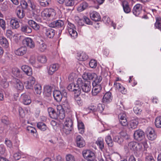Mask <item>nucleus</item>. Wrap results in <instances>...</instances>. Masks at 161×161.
<instances>
[{"label":"nucleus","instance_id":"nucleus-1","mask_svg":"<svg viewBox=\"0 0 161 161\" xmlns=\"http://www.w3.org/2000/svg\"><path fill=\"white\" fill-rule=\"evenodd\" d=\"M77 82L78 86H80L83 92L88 93L91 91V86L89 81L82 80L81 78H78Z\"/></svg>","mask_w":161,"mask_h":161},{"label":"nucleus","instance_id":"nucleus-2","mask_svg":"<svg viewBox=\"0 0 161 161\" xmlns=\"http://www.w3.org/2000/svg\"><path fill=\"white\" fill-rule=\"evenodd\" d=\"M42 16L47 20H50L54 18L56 14L55 10L52 8H45L41 13Z\"/></svg>","mask_w":161,"mask_h":161},{"label":"nucleus","instance_id":"nucleus-3","mask_svg":"<svg viewBox=\"0 0 161 161\" xmlns=\"http://www.w3.org/2000/svg\"><path fill=\"white\" fill-rule=\"evenodd\" d=\"M102 79V77L95 81H93L92 83L93 88L92 90V94L93 96H95L100 92L102 89V86L100 84Z\"/></svg>","mask_w":161,"mask_h":161},{"label":"nucleus","instance_id":"nucleus-4","mask_svg":"<svg viewBox=\"0 0 161 161\" xmlns=\"http://www.w3.org/2000/svg\"><path fill=\"white\" fill-rule=\"evenodd\" d=\"M63 131L66 134H69L73 129V121L70 118H67L64 123Z\"/></svg>","mask_w":161,"mask_h":161},{"label":"nucleus","instance_id":"nucleus-5","mask_svg":"<svg viewBox=\"0 0 161 161\" xmlns=\"http://www.w3.org/2000/svg\"><path fill=\"white\" fill-rule=\"evenodd\" d=\"M67 27L68 32L71 38L73 39L76 38L77 37L78 34L75 25L69 21H68Z\"/></svg>","mask_w":161,"mask_h":161},{"label":"nucleus","instance_id":"nucleus-6","mask_svg":"<svg viewBox=\"0 0 161 161\" xmlns=\"http://www.w3.org/2000/svg\"><path fill=\"white\" fill-rule=\"evenodd\" d=\"M84 158L87 161H97L93 152L89 150H84L82 152Z\"/></svg>","mask_w":161,"mask_h":161},{"label":"nucleus","instance_id":"nucleus-7","mask_svg":"<svg viewBox=\"0 0 161 161\" xmlns=\"http://www.w3.org/2000/svg\"><path fill=\"white\" fill-rule=\"evenodd\" d=\"M101 76H98L96 74L93 73H85L82 75L83 80H93L95 81L98 79Z\"/></svg>","mask_w":161,"mask_h":161},{"label":"nucleus","instance_id":"nucleus-8","mask_svg":"<svg viewBox=\"0 0 161 161\" xmlns=\"http://www.w3.org/2000/svg\"><path fill=\"white\" fill-rule=\"evenodd\" d=\"M147 136L149 140L153 141L157 137V135L154 130L152 127H149L146 131Z\"/></svg>","mask_w":161,"mask_h":161},{"label":"nucleus","instance_id":"nucleus-9","mask_svg":"<svg viewBox=\"0 0 161 161\" xmlns=\"http://www.w3.org/2000/svg\"><path fill=\"white\" fill-rule=\"evenodd\" d=\"M137 146H136V149L135 151L137 153L143 152L147 147V144L146 142L141 143L137 142Z\"/></svg>","mask_w":161,"mask_h":161},{"label":"nucleus","instance_id":"nucleus-10","mask_svg":"<svg viewBox=\"0 0 161 161\" xmlns=\"http://www.w3.org/2000/svg\"><path fill=\"white\" fill-rule=\"evenodd\" d=\"M23 44L25 46L31 48H33L35 47V44L33 40L29 37H26L22 41Z\"/></svg>","mask_w":161,"mask_h":161},{"label":"nucleus","instance_id":"nucleus-11","mask_svg":"<svg viewBox=\"0 0 161 161\" xmlns=\"http://www.w3.org/2000/svg\"><path fill=\"white\" fill-rule=\"evenodd\" d=\"M43 31L46 36L50 38H53L55 34V31L51 28L44 27Z\"/></svg>","mask_w":161,"mask_h":161},{"label":"nucleus","instance_id":"nucleus-12","mask_svg":"<svg viewBox=\"0 0 161 161\" xmlns=\"http://www.w3.org/2000/svg\"><path fill=\"white\" fill-rule=\"evenodd\" d=\"M144 132L141 130H136L134 134V139L138 141H141L144 138Z\"/></svg>","mask_w":161,"mask_h":161},{"label":"nucleus","instance_id":"nucleus-13","mask_svg":"<svg viewBox=\"0 0 161 161\" xmlns=\"http://www.w3.org/2000/svg\"><path fill=\"white\" fill-rule=\"evenodd\" d=\"M59 66L58 64H52L47 68V73L50 75H53L56 71H57Z\"/></svg>","mask_w":161,"mask_h":161},{"label":"nucleus","instance_id":"nucleus-14","mask_svg":"<svg viewBox=\"0 0 161 161\" xmlns=\"http://www.w3.org/2000/svg\"><path fill=\"white\" fill-rule=\"evenodd\" d=\"M113 99L112 93L109 92H106L103 96L102 99V102L105 104L110 103Z\"/></svg>","mask_w":161,"mask_h":161},{"label":"nucleus","instance_id":"nucleus-15","mask_svg":"<svg viewBox=\"0 0 161 161\" xmlns=\"http://www.w3.org/2000/svg\"><path fill=\"white\" fill-rule=\"evenodd\" d=\"M64 21L60 19L54 21L50 24L51 27L57 28H64Z\"/></svg>","mask_w":161,"mask_h":161},{"label":"nucleus","instance_id":"nucleus-16","mask_svg":"<svg viewBox=\"0 0 161 161\" xmlns=\"http://www.w3.org/2000/svg\"><path fill=\"white\" fill-rule=\"evenodd\" d=\"M27 50V48L25 46H22L15 49L14 52L17 56H22L26 54Z\"/></svg>","mask_w":161,"mask_h":161},{"label":"nucleus","instance_id":"nucleus-17","mask_svg":"<svg viewBox=\"0 0 161 161\" xmlns=\"http://www.w3.org/2000/svg\"><path fill=\"white\" fill-rule=\"evenodd\" d=\"M90 17L91 19L95 21H99L101 20V17L99 14L96 11L90 13Z\"/></svg>","mask_w":161,"mask_h":161},{"label":"nucleus","instance_id":"nucleus-18","mask_svg":"<svg viewBox=\"0 0 161 161\" xmlns=\"http://www.w3.org/2000/svg\"><path fill=\"white\" fill-rule=\"evenodd\" d=\"M142 7V5L140 4H136L134 7L132 12L136 16H138L141 13Z\"/></svg>","mask_w":161,"mask_h":161},{"label":"nucleus","instance_id":"nucleus-19","mask_svg":"<svg viewBox=\"0 0 161 161\" xmlns=\"http://www.w3.org/2000/svg\"><path fill=\"white\" fill-rule=\"evenodd\" d=\"M22 70L28 76H31L32 74V68L28 65H23L21 67Z\"/></svg>","mask_w":161,"mask_h":161},{"label":"nucleus","instance_id":"nucleus-20","mask_svg":"<svg viewBox=\"0 0 161 161\" xmlns=\"http://www.w3.org/2000/svg\"><path fill=\"white\" fill-rule=\"evenodd\" d=\"M65 105H66V107L64 106V104L63 106L60 105H58L57 106V112H62V111H66L67 112H69L70 111V109L69 104L67 103H66Z\"/></svg>","mask_w":161,"mask_h":161},{"label":"nucleus","instance_id":"nucleus-21","mask_svg":"<svg viewBox=\"0 0 161 161\" xmlns=\"http://www.w3.org/2000/svg\"><path fill=\"white\" fill-rule=\"evenodd\" d=\"M114 86L117 89H118L119 91L122 94H125L126 93V89L120 83L116 82H114Z\"/></svg>","mask_w":161,"mask_h":161},{"label":"nucleus","instance_id":"nucleus-22","mask_svg":"<svg viewBox=\"0 0 161 161\" xmlns=\"http://www.w3.org/2000/svg\"><path fill=\"white\" fill-rule=\"evenodd\" d=\"M54 99L57 102H60L62 98V94L61 92L57 90L54 91L53 94Z\"/></svg>","mask_w":161,"mask_h":161},{"label":"nucleus","instance_id":"nucleus-23","mask_svg":"<svg viewBox=\"0 0 161 161\" xmlns=\"http://www.w3.org/2000/svg\"><path fill=\"white\" fill-rule=\"evenodd\" d=\"M48 112L49 116L53 119H58L57 112L55 109L52 107H49L47 109Z\"/></svg>","mask_w":161,"mask_h":161},{"label":"nucleus","instance_id":"nucleus-24","mask_svg":"<svg viewBox=\"0 0 161 161\" xmlns=\"http://www.w3.org/2000/svg\"><path fill=\"white\" fill-rule=\"evenodd\" d=\"M76 142L77 146L80 148L83 147L85 145V143L83 138L80 135L76 137Z\"/></svg>","mask_w":161,"mask_h":161},{"label":"nucleus","instance_id":"nucleus-25","mask_svg":"<svg viewBox=\"0 0 161 161\" xmlns=\"http://www.w3.org/2000/svg\"><path fill=\"white\" fill-rule=\"evenodd\" d=\"M21 99L23 103L25 105H29L31 102L30 97L28 96L25 94H23L21 95Z\"/></svg>","mask_w":161,"mask_h":161},{"label":"nucleus","instance_id":"nucleus-26","mask_svg":"<svg viewBox=\"0 0 161 161\" xmlns=\"http://www.w3.org/2000/svg\"><path fill=\"white\" fill-rule=\"evenodd\" d=\"M36 80L34 77L31 76L29 77L27 81L26 87L27 89H31L35 82Z\"/></svg>","mask_w":161,"mask_h":161},{"label":"nucleus","instance_id":"nucleus-27","mask_svg":"<svg viewBox=\"0 0 161 161\" xmlns=\"http://www.w3.org/2000/svg\"><path fill=\"white\" fill-rule=\"evenodd\" d=\"M91 107L89 108L90 109L92 110L93 111L95 112L96 111H98L100 113H101L104 110L105 107V105L103 104L99 103L98 104L97 108L95 106H93L92 108H91Z\"/></svg>","mask_w":161,"mask_h":161},{"label":"nucleus","instance_id":"nucleus-28","mask_svg":"<svg viewBox=\"0 0 161 161\" xmlns=\"http://www.w3.org/2000/svg\"><path fill=\"white\" fill-rule=\"evenodd\" d=\"M122 6L124 11L126 13H128L130 12L131 8L127 0H125L123 2Z\"/></svg>","mask_w":161,"mask_h":161},{"label":"nucleus","instance_id":"nucleus-29","mask_svg":"<svg viewBox=\"0 0 161 161\" xmlns=\"http://www.w3.org/2000/svg\"><path fill=\"white\" fill-rule=\"evenodd\" d=\"M76 58L79 60L85 61L88 58V56L85 53L81 52L77 53Z\"/></svg>","mask_w":161,"mask_h":161},{"label":"nucleus","instance_id":"nucleus-30","mask_svg":"<svg viewBox=\"0 0 161 161\" xmlns=\"http://www.w3.org/2000/svg\"><path fill=\"white\" fill-rule=\"evenodd\" d=\"M138 123L137 119L131 120L129 122L128 126L129 129H135L137 127Z\"/></svg>","mask_w":161,"mask_h":161},{"label":"nucleus","instance_id":"nucleus-31","mask_svg":"<svg viewBox=\"0 0 161 161\" xmlns=\"http://www.w3.org/2000/svg\"><path fill=\"white\" fill-rule=\"evenodd\" d=\"M52 93V88L49 86L47 85L44 87L43 94L46 97H50Z\"/></svg>","mask_w":161,"mask_h":161},{"label":"nucleus","instance_id":"nucleus-32","mask_svg":"<svg viewBox=\"0 0 161 161\" xmlns=\"http://www.w3.org/2000/svg\"><path fill=\"white\" fill-rule=\"evenodd\" d=\"M14 86L17 90L21 91L24 88L23 83L18 79H16L14 83Z\"/></svg>","mask_w":161,"mask_h":161},{"label":"nucleus","instance_id":"nucleus-33","mask_svg":"<svg viewBox=\"0 0 161 161\" xmlns=\"http://www.w3.org/2000/svg\"><path fill=\"white\" fill-rule=\"evenodd\" d=\"M16 13L17 17L20 19L23 18L25 16L24 10L21 9L19 6L17 7L16 10Z\"/></svg>","mask_w":161,"mask_h":161},{"label":"nucleus","instance_id":"nucleus-34","mask_svg":"<svg viewBox=\"0 0 161 161\" xmlns=\"http://www.w3.org/2000/svg\"><path fill=\"white\" fill-rule=\"evenodd\" d=\"M88 4L86 2H83L78 6L77 10L79 12H82L86 9L88 7Z\"/></svg>","mask_w":161,"mask_h":161},{"label":"nucleus","instance_id":"nucleus-35","mask_svg":"<svg viewBox=\"0 0 161 161\" xmlns=\"http://www.w3.org/2000/svg\"><path fill=\"white\" fill-rule=\"evenodd\" d=\"M10 23L11 26L13 29H17L19 27V23L16 19H11Z\"/></svg>","mask_w":161,"mask_h":161},{"label":"nucleus","instance_id":"nucleus-36","mask_svg":"<svg viewBox=\"0 0 161 161\" xmlns=\"http://www.w3.org/2000/svg\"><path fill=\"white\" fill-rule=\"evenodd\" d=\"M96 144L99 147L101 150H102L104 148V140L101 137H99L96 142Z\"/></svg>","mask_w":161,"mask_h":161},{"label":"nucleus","instance_id":"nucleus-37","mask_svg":"<svg viewBox=\"0 0 161 161\" xmlns=\"http://www.w3.org/2000/svg\"><path fill=\"white\" fill-rule=\"evenodd\" d=\"M29 25L31 26L34 30L37 31L39 30L40 26L39 24L36 23L35 21L30 19L28 21Z\"/></svg>","mask_w":161,"mask_h":161},{"label":"nucleus","instance_id":"nucleus-38","mask_svg":"<svg viewBox=\"0 0 161 161\" xmlns=\"http://www.w3.org/2000/svg\"><path fill=\"white\" fill-rule=\"evenodd\" d=\"M38 50L41 52H46L47 50V46L44 42H42L40 43L38 47Z\"/></svg>","mask_w":161,"mask_h":161},{"label":"nucleus","instance_id":"nucleus-39","mask_svg":"<svg viewBox=\"0 0 161 161\" xmlns=\"http://www.w3.org/2000/svg\"><path fill=\"white\" fill-rule=\"evenodd\" d=\"M37 128L42 131H45L48 129L46 125L43 122H39L37 124Z\"/></svg>","mask_w":161,"mask_h":161},{"label":"nucleus","instance_id":"nucleus-40","mask_svg":"<svg viewBox=\"0 0 161 161\" xmlns=\"http://www.w3.org/2000/svg\"><path fill=\"white\" fill-rule=\"evenodd\" d=\"M37 60L41 64H45L47 61V57L45 55H41L37 56Z\"/></svg>","mask_w":161,"mask_h":161},{"label":"nucleus","instance_id":"nucleus-41","mask_svg":"<svg viewBox=\"0 0 161 161\" xmlns=\"http://www.w3.org/2000/svg\"><path fill=\"white\" fill-rule=\"evenodd\" d=\"M0 44L6 48L8 47L9 46V43L7 39L4 37H2L0 39Z\"/></svg>","mask_w":161,"mask_h":161},{"label":"nucleus","instance_id":"nucleus-42","mask_svg":"<svg viewBox=\"0 0 161 161\" xmlns=\"http://www.w3.org/2000/svg\"><path fill=\"white\" fill-rule=\"evenodd\" d=\"M30 63L34 67L36 68H39L41 66L38 65L36 62V59L34 57L31 56L29 59Z\"/></svg>","mask_w":161,"mask_h":161},{"label":"nucleus","instance_id":"nucleus-43","mask_svg":"<svg viewBox=\"0 0 161 161\" xmlns=\"http://www.w3.org/2000/svg\"><path fill=\"white\" fill-rule=\"evenodd\" d=\"M18 111L19 116L22 118L25 117L26 112H28V110L26 108L24 110L21 107H19L18 109Z\"/></svg>","mask_w":161,"mask_h":161},{"label":"nucleus","instance_id":"nucleus-44","mask_svg":"<svg viewBox=\"0 0 161 161\" xmlns=\"http://www.w3.org/2000/svg\"><path fill=\"white\" fill-rule=\"evenodd\" d=\"M35 92L38 95H40L42 92V86L40 84H37L34 86Z\"/></svg>","mask_w":161,"mask_h":161},{"label":"nucleus","instance_id":"nucleus-45","mask_svg":"<svg viewBox=\"0 0 161 161\" xmlns=\"http://www.w3.org/2000/svg\"><path fill=\"white\" fill-rule=\"evenodd\" d=\"M21 30L22 32L26 33H30L32 31L31 28L27 25L22 26Z\"/></svg>","mask_w":161,"mask_h":161},{"label":"nucleus","instance_id":"nucleus-46","mask_svg":"<svg viewBox=\"0 0 161 161\" xmlns=\"http://www.w3.org/2000/svg\"><path fill=\"white\" fill-rule=\"evenodd\" d=\"M78 127L79 130V133L82 134L85 131V127L84 124L82 122H78Z\"/></svg>","mask_w":161,"mask_h":161},{"label":"nucleus","instance_id":"nucleus-47","mask_svg":"<svg viewBox=\"0 0 161 161\" xmlns=\"http://www.w3.org/2000/svg\"><path fill=\"white\" fill-rule=\"evenodd\" d=\"M105 140L108 146L112 147L113 144L111 136L110 135L107 136L105 138Z\"/></svg>","mask_w":161,"mask_h":161},{"label":"nucleus","instance_id":"nucleus-48","mask_svg":"<svg viewBox=\"0 0 161 161\" xmlns=\"http://www.w3.org/2000/svg\"><path fill=\"white\" fill-rule=\"evenodd\" d=\"M155 125L158 128H161V116L157 117L155 119Z\"/></svg>","mask_w":161,"mask_h":161},{"label":"nucleus","instance_id":"nucleus-49","mask_svg":"<svg viewBox=\"0 0 161 161\" xmlns=\"http://www.w3.org/2000/svg\"><path fill=\"white\" fill-rule=\"evenodd\" d=\"M38 1L40 5L42 7L48 6L51 2V0H38Z\"/></svg>","mask_w":161,"mask_h":161},{"label":"nucleus","instance_id":"nucleus-50","mask_svg":"<svg viewBox=\"0 0 161 161\" xmlns=\"http://www.w3.org/2000/svg\"><path fill=\"white\" fill-rule=\"evenodd\" d=\"M137 142H131L129 143L128 148L130 150L135 151L137 146Z\"/></svg>","mask_w":161,"mask_h":161},{"label":"nucleus","instance_id":"nucleus-51","mask_svg":"<svg viewBox=\"0 0 161 161\" xmlns=\"http://www.w3.org/2000/svg\"><path fill=\"white\" fill-rule=\"evenodd\" d=\"M12 73L15 76L19 77L20 75V70L18 68L14 67L12 69Z\"/></svg>","mask_w":161,"mask_h":161},{"label":"nucleus","instance_id":"nucleus-52","mask_svg":"<svg viewBox=\"0 0 161 161\" xmlns=\"http://www.w3.org/2000/svg\"><path fill=\"white\" fill-rule=\"evenodd\" d=\"M114 142H116L119 144H121L123 142V138L120 135H117L114 136Z\"/></svg>","mask_w":161,"mask_h":161},{"label":"nucleus","instance_id":"nucleus-53","mask_svg":"<svg viewBox=\"0 0 161 161\" xmlns=\"http://www.w3.org/2000/svg\"><path fill=\"white\" fill-rule=\"evenodd\" d=\"M89 65L91 68H95L97 65V62L94 59H91L89 63Z\"/></svg>","mask_w":161,"mask_h":161},{"label":"nucleus","instance_id":"nucleus-54","mask_svg":"<svg viewBox=\"0 0 161 161\" xmlns=\"http://www.w3.org/2000/svg\"><path fill=\"white\" fill-rule=\"evenodd\" d=\"M65 4L66 6H73L75 3L74 0H65Z\"/></svg>","mask_w":161,"mask_h":161},{"label":"nucleus","instance_id":"nucleus-55","mask_svg":"<svg viewBox=\"0 0 161 161\" xmlns=\"http://www.w3.org/2000/svg\"><path fill=\"white\" fill-rule=\"evenodd\" d=\"M66 161H75V158L74 156L69 154L66 156Z\"/></svg>","mask_w":161,"mask_h":161},{"label":"nucleus","instance_id":"nucleus-56","mask_svg":"<svg viewBox=\"0 0 161 161\" xmlns=\"http://www.w3.org/2000/svg\"><path fill=\"white\" fill-rule=\"evenodd\" d=\"M27 130L29 132L32 134H34L36 132V129L34 127L28 126L27 127Z\"/></svg>","mask_w":161,"mask_h":161},{"label":"nucleus","instance_id":"nucleus-57","mask_svg":"<svg viewBox=\"0 0 161 161\" xmlns=\"http://www.w3.org/2000/svg\"><path fill=\"white\" fill-rule=\"evenodd\" d=\"M75 84L73 83H71L69 85L67 86V89L70 91L74 92L75 90H76V88H75Z\"/></svg>","mask_w":161,"mask_h":161},{"label":"nucleus","instance_id":"nucleus-58","mask_svg":"<svg viewBox=\"0 0 161 161\" xmlns=\"http://www.w3.org/2000/svg\"><path fill=\"white\" fill-rule=\"evenodd\" d=\"M65 111H62V112L57 113L58 119L59 118L61 119H63L65 117Z\"/></svg>","mask_w":161,"mask_h":161},{"label":"nucleus","instance_id":"nucleus-59","mask_svg":"<svg viewBox=\"0 0 161 161\" xmlns=\"http://www.w3.org/2000/svg\"><path fill=\"white\" fill-rule=\"evenodd\" d=\"M6 22L5 20L3 19L0 18V26L4 30H5L6 29Z\"/></svg>","mask_w":161,"mask_h":161},{"label":"nucleus","instance_id":"nucleus-60","mask_svg":"<svg viewBox=\"0 0 161 161\" xmlns=\"http://www.w3.org/2000/svg\"><path fill=\"white\" fill-rule=\"evenodd\" d=\"M75 88L77 89L76 90H75V91H74L75 94H77L75 95V96H79L80 93V86H78L77 84L76 85H75Z\"/></svg>","mask_w":161,"mask_h":161},{"label":"nucleus","instance_id":"nucleus-61","mask_svg":"<svg viewBox=\"0 0 161 161\" xmlns=\"http://www.w3.org/2000/svg\"><path fill=\"white\" fill-rule=\"evenodd\" d=\"M1 85L4 88H7L9 86V84L6 80H2L1 82Z\"/></svg>","mask_w":161,"mask_h":161},{"label":"nucleus","instance_id":"nucleus-62","mask_svg":"<svg viewBox=\"0 0 161 161\" xmlns=\"http://www.w3.org/2000/svg\"><path fill=\"white\" fill-rule=\"evenodd\" d=\"M102 20L106 24H109L110 22V18L107 16H103Z\"/></svg>","mask_w":161,"mask_h":161},{"label":"nucleus","instance_id":"nucleus-63","mask_svg":"<svg viewBox=\"0 0 161 161\" xmlns=\"http://www.w3.org/2000/svg\"><path fill=\"white\" fill-rule=\"evenodd\" d=\"M20 5L23 9H25L28 7V5L27 3L25 0H22L20 3Z\"/></svg>","mask_w":161,"mask_h":161},{"label":"nucleus","instance_id":"nucleus-64","mask_svg":"<svg viewBox=\"0 0 161 161\" xmlns=\"http://www.w3.org/2000/svg\"><path fill=\"white\" fill-rule=\"evenodd\" d=\"M133 110L134 112L136 114H140L142 111V110L137 106L134 107L133 108Z\"/></svg>","mask_w":161,"mask_h":161}]
</instances>
